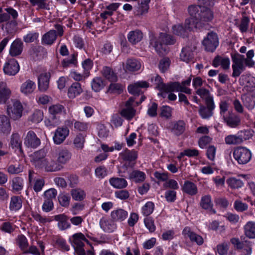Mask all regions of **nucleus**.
<instances>
[{
	"label": "nucleus",
	"mask_w": 255,
	"mask_h": 255,
	"mask_svg": "<svg viewBox=\"0 0 255 255\" xmlns=\"http://www.w3.org/2000/svg\"><path fill=\"white\" fill-rule=\"evenodd\" d=\"M188 11L190 17L185 20L184 25L189 31L203 28L214 18V13L210 8L200 4L189 5Z\"/></svg>",
	"instance_id": "1"
},
{
	"label": "nucleus",
	"mask_w": 255,
	"mask_h": 255,
	"mask_svg": "<svg viewBox=\"0 0 255 255\" xmlns=\"http://www.w3.org/2000/svg\"><path fill=\"white\" fill-rule=\"evenodd\" d=\"M204 49L208 52H214L219 45L218 34L213 31L209 32L202 41Z\"/></svg>",
	"instance_id": "2"
},
{
	"label": "nucleus",
	"mask_w": 255,
	"mask_h": 255,
	"mask_svg": "<svg viewBox=\"0 0 255 255\" xmlns=\"http://www.w3.org/2000/svg\"><path fill=\"white\" fill-rule=\"evenodd\" d=\"M233 155L239 164H247L252 158L251 151L246 147L241 146L235 148Z\"/></svg>",
	"instance_id": "3"
},
{
	"label": "nucleus",
	"mask_w": 255,
	"mask_h": 255,
	"mask_svg": "<svg viewBox=\"0 0 255 255\" xmlns=\"http://www.w3.org/2000/svg\"><path fill=\"white\" fill-rule=\"evenodd\" d=\"M120 156L124 162V165L126 168H133L136 163L138 154L135 150L126 148L120 153Z\"/></svg>",
	"instance_id": "4"
},
{
	"label": "nucleus",
	"mask_w": 255,
	"mask_h": 255,
	"mask_svg": "<svg viewBox=\"0 0 255 255\" xmlns=\"http://www.w3.org/2000/svg\"><path fill=\"white\" fill-rule=\"evenodd\" d=\"M233 64H232L233 77H239L246 69L245 63L244 61V55L236 53L232 55Z\"/></svg>",
	"instance_id": "5"
},
{
	"label": "nucleus",
	"mask_w": 255,
	"mask_h": 255,
	"mask_svg": "<svg viewBox=\"0 0 255 255\" xmlns=\"http://www.w3.org/2000/svg\"><path fill=\"white\" fill-rule=\"evenodd\" d=\"M72 245L77 253L79 255H85V250L83 247L85 245V243L89 244V242L86 239L85 236L81 233H78L74 234L72 236Z\"/></svg>",
	"instance_id": "6"
},
{
	"label": "nucleus",
	"mask_w": 255,
	"mask_h": 255,
	"mask_svg": "<svg viewBox=\"0 0 255 255\" xmlns=\"http://www.w3.org/2000/svg\"><path fill=\"white\" fill-rule=\"evenodd\" d=\"M23 110L21 103L15 100L12 101L11 105L7 106V113L11 119L17 120L21 117Z\"/></svg>",
	"instance_id": "7"
},
{
	"label": "nucleus",
	"mask_w": 255,
	"mask_h": 255,
	"mask_svg": "<svg viewBox=\"0 0 255 255\" xmlns=\"http://www.w3.org/2000/svg\"><path fill=\"white\" fill-rule=\"evenodd\" d=\"M205 105H200L199 109V114L203 119H208L213 115V111L215 108L214 100L209 99L205 102Z\"/></svg>",
	"instance_id": "8"
},
{
	"label": "nucleus",
	"mask_w": 255,
	"mask_h": 255,
	"mask_svg": "<svg viewBox=\"0 0 255 255\" xmlns=\"http://www.w3.org/2000/svg\"><path fill=\"white\" fill-rule=\"evenodd\" d=\"M46 152L43 149L34 152L31 155V161L36 168H42L47 158Z\"/></svg>",
	"instance_id": "9"
},
{
	"label": "nucleus",
	"mask_w": 255,
	"mask_h": 255,
	"mask_svg": "<svg viewBox=\"0 0 255 255\" xmlns=\"http://www.w3.org/2000/svg\"><path fill=\"white\" fill-rule=\"evenodd\" d=\"M69 134V129L67 127H58L54 132L53 137L54 143L57 145L63 142Z\"/></svg>",
	"instance_id": "10"
},
{
	"label": "nucleus",
	"mask_w": 255,
	"mask_h": 255,
	"mask_svg": "<svg viewBox=\"0 0 255 255\" xmlns=\"http://www.w3.org/2000/svg\"><path fill=\"white\" fill-rule=\"evenodd\" d=\"M20 69L17 61L14 59L8 60L3 67L4 73L9 76L16 75Z\"/></svg>",
	"instance_id": "11"
},
{
	"label": "nucleus",
	"mask_w": 255,
	"mask_h": 255,
	"mask_svg": "<svg viewBox=\"0 0 255 255\" xmlns=\"http://www.w3.org/2000/svg\"><path fill=\"white\" fill-rule=\"evenodd\" d=\"M40 139L32 130L27 132L24 139V144L28 147L35 148L40 144Z\"/></svg>",
	"instance_id": "12"
},
{
	"label": "nucleus",
	"mask_w": 255,
	"mask_h": 255,
	"mask_svg": "<svg viewBox=\"0 0 255 255\" xmlns=\"http://www.w3.org/2000/svg\"><path fill=\"white\" fill-rule=\"evenodd\" d=\"M57 160L60 165L66 164L72 157V153L65 147L58 148L56 151Z\"/></svg>",
	"instance_id": "13"
},
{
	"label": "nucleus",
	"mask_w": 255,
	"mask_h": 255,
	"mask_svg": "<svg viewBox=\"0 0 255 255\" xmlns=\"http://www.w3.org/2000/svg\"><path fill=\"white\" fill-rule=\"evenodd\" d=\"M149 84L146 81H139L129 85L128 86L129 93L134 95H139L142 93V88H147Z\"/></svg>",
	"instance_id": "14"
},
{
	"label": "nucleus",
	"mask_w": 255,
	"mask_h": 255,
	"mask_svg": "<svg viewBox=\"0 0 255 255\" xmlns=\"http://www.w3.org/2000/svg\"><path fill=\"white\" fill-rule=\"evenodd\" d=\"M200 206L204 210L209 211L212 214L216 213V210L213 209L211 196L209 194L204 195L201 197Z\"/></svg>",
	"instance_id": "15"
},
{
	"label": "nucleus",
	"mask_w": 255,
	"mask_h": 255,
	"mask_svg": "<svg viewBox=\"0 0 255 255\" xmlns=\"http://www.w3.org/2000/svg\"><path fill=\"white\" fill-rule=\"evenodd\" d=\"M63 166L60 165L57 160L47 158L45 161L42 168H44L47 172H56L61 170Z\"/></svg>",
	"instance_id": "16"
},
{
	"label": "nucleus",
	"mask_w": 255,
	"mask_h": 255,
	"mask_svg": "<svg viewBox=\"0 0 255 255\" xmlns=\"http://www.w3.org/2000/svg\"><path fill=\"white\" fill-rule=\"evenodd\" d=\"M49 72L41 74L38 78V86L39 90L41 92H45L49 88L50 78Z\"/></svg>",
	"instance_id": "17"
},
{
	"label": "nucleus",
	"mask_w": 255,
	"mask_h": 255,
	"mask_svg": "<svg viewBox=\"0 0 255 255\" xmlns=\"http://www.w3.org/2000/svg\"><path fill=\"white\" fill-rule=\"evenodd\" d=\"M182 234L185 238H189L192 242H195L198 245H201L203 243V238L192 232L188 227H186L184 229Z\"/></svg>",
	"instance_id": "18"
},
{
	"label": "nucleus",
	"mask_w": 255,
	"mask_h": 255,
	"mask_svg": "<svg viewBox=\"0 0 255 255\" xmlns=\"http://www.w3.org/2000/svg\"><path fill=\"white\" fill-rule=\"evenodd\" d=\"M23 43L20 39H15L11 44L9 54L12 57L19 55L23 50Z\"/></svg>",
	"instance_id": "19"
},
{
	"label": "nucleus",
	"mask_w": 255,
	"mask_h": 255,
	"mask_svg": "<svg viewBox=\"0 0 255 255\" xmlns=\"http://www.w3.org/2000/svg\"><path fill=\"white\" fill-rule=\"evenodd\" d=\"M194 47L186 46L183 48L180 54V59L182 61L187 63L191 61L193 59V51Z\"/></svg>",
	"instance_id": "20"
},
{
	"label": "nucleus",
	"mask_w": 255,
	"mask_h": 255,
	"mask_svg": "<svg viewBox=\"0 0 255 255\" xmlns=\"http://www.w3.org/2000/svg\"><path fill=\"white\" fill-rule=\"evenodd\" d=\"M128 212L122 209L113 210L111 213V217L114 222H122L128 217Z\"/></svg>",
	"instance_id": "21"
},
{
	"label": "nucleus",
	"mask_w": 255,
	"mask_h": 255,
	"mask_svg": "<svg viewBox=\"0 0 255 255\" xmlns=\"http://www.w3.org/2000/svg\"><path fill=\"white\" fill-rule=\"evenodd\" d=\"M11 131L10 120L6 116H0V132L8 134Z\"/></svg>",
	"instance_id": "22"
},
{
	"label": "nucleus",
	"mask_w": 255,
	"mask_h": 255,
	"mask_svg": "<svg viewBox=\"0 0 255 255\" xmlns=\"http://www.w3.org/2000/svg\"><path fill=\"white\" fill-rule=\"evenodd\" d=\"M182 189L183 192L190 196H194L198 193L196 185L189 181L184 182Z\"/></svg>",
	"instance_id": "23"
},
{
	"label": "nucleus",
	"mask_w": 255,
	"mask_h": 255,
	"mask_svg": "<svg viewBox=\"0 0 255 255\" xmlns=\"http://www.w3.org/2000/svg\"><path fill=\"white\" fill-rule=\"evenodd\" d=\"M36 88V84L31 80H27L23 83L20 87V91L25 95L32 93Z\"/></svg>",
	"instance_id": "24"
},
{
	"label": "nucleus",
	"mask_w": 255,
	"mask_h": 255,
	"mask_svg": "<svg viewBox=\"0 0 255 255\" xmlns=\"http://www.w3.org/2000/svg\"><path fill=\"white\" fill-rule=\"evenodd\" d=\"M142 38L143 33L138 29L131 31L128 34V39L132 44H135L140 42Z\"/></svg>",
	"instance_id": "25"
},
{
	"label": "nucleus",
	"mask_w": 255,
	"mask_h": 255,
	"mask_svg": "<svg viewBox=\"0 0 255 255\" xmlns=\"http://www.w3.org/2000/svg\"><path fill=\"white\" fill-rule=\"evenodd\" d=\"M186 124L182 120H179L173 123L171 131L174 134L178 136L182 134L185 130Z\"/></svg>",
	"instance_id": "26"
},
{
	"label": "nucleus",
	"mask_w": 255,
	"mask_h": 255,
	"mask_svg": "<svg viewBox=\"0 0 255 255\" xmlns=\"http://www.w3.org/2000/svg\"><path fill=\"white\" fill-rule=\"evenodd\" d=\"M68 217L64 214H59L54 217V220L58 221V227L61 230H65L70 227L68 222Z\"/></svg>",
	"instance_id": "27"
},
{
	"label": "nucleus",
	"mask_w": 255,
	"mask_h": 255,
	"mask_svg": "<svg viewBox=\"0 0 255 255\" xmlns=\"http://www.w3.org/2000/svg\"><path fill=\"white\" fill-rule=\"evenodd\" d=\"M150 44L155 48L159 55H164L166 54V48L163 46L164 44L159 41V39H157L155 37H152L150 40Z\"/></svg>",
	"instance_id": "28"
},
{
	"label": "nucleus",
	"mask_w": 255,
	"mask_h": 255,
	"mask_svg": "<svg viewBox=\"0 0 255 255\" xmlns=\"http://www.w3.org/2000/svg\"><path fill=\"white\" fill-rule=\"evenodd\" d=\"M244 106L249 110H253L255 106V95L252 94H245L242 96Z\"/></svg>",
	"instance_id": "29"
},
{
	"label": "nucleus",
	"mask_w": 255,
	"mask_h": 255,
	"mask_svg": "<svg viewBox=\"0 0 255 255\" xmlns=\"http://www.w3.org/2000/svg\"><path fill=\"white\" fill-rule=\"evenodd\" d=\"M83 92L81 84L78 82L73 83L69 88L68 96L69 98L73 99Z\"/></svg>",
	"instance_id": "30"
},
{
	"label": "nucleus",
	"mask_w": 255,
	"mask_h": 255,
	"mask_svg": "<svg viewBox=\"0 0 255 255\" xmlns=\"http://www.w3.org/2000/svg\"><path fill=\"white\" fill-rule=\"evenodd\" d=\"M10 91L6 87L4 82H0V103H5L9 98Z\"/></svg>",
	"instance_id": "31"
},
{
	"label": "nucleus",
	"mask_w": 255,
	"mask_h": 255,
	"mask_svg": "<svg viewBox=\"0 0 255 255\" xmlns=\"http://www.w3.org/2000/svg\"><path fill=\"white\" fill-rule=\"evenodd\" d=\"M9 145L12 148H18L19 149V151L22 152V141L20 135L18 133L13 132L12 133L10 138Z\"/></svg>",
	"instance_id": "32"
},
{
	"label": "nucleus",
	"mask_w": 255,
	"mask_h": 255,
	"mask_svg": "<svg viewBox=\"0 0 255 255\" xmlns=\"http://www.w3.org/2000/svg\"><path fill=\"white\" fill-rule=\"evenodd\" d=\"M245 235L249 239H255V222H248L244 226Z\"/></svg>",
	"instance_id": "33"
},
{
	"label": "nucleus",
	"mask_w": 255,
	"mask_h": 255,
	"mask_svg": "<svg viewBox=\"0 0 255 255\" xmlns=\"http://www.w3.org/2000/svg\"><path fill=\"white\" fill-rule=\"evenodd\" d=\"M57 38L55 30H50L44 34L42 37V42L46 45H51Z\"/></svg>",
	"instance_id": "34"
},
{
	"label": "nucleus",
	"mask_w": 255,
	"mask_h": 255,
	"mask_svg": "<svg viewBox=\"0 0 255 255\" xmlns=\"http://www.w3.org/2000/svg\"><path fill=\"white\" fill-rule=\"evenodd\" d=\"M110 184L115 188L123 189L128 186L127 180L122 178L113 177L109 180Z\"/></svg>",
	"instance_id": "35"
},
{
	"label": "nucleus",
	"mask_w": 255,
	"mask_h": 255,
	"mask_svg": "<svg viewBox=\"0 0 255 255\" xmlns=\"http://www.w3.org/2000/svg\"><path fill=\"white\" fill-rule=\"evenodd\" d=\"M85 136L82 133L77 134L73 140V148L76 150H82L84 147Z\"/></svg>",
	"instance_id": "36"
},
{
	"label": "nucleus",
	"mask_w": 255,
	"mask_h": 255,
	"mask_svg": "<svg viewBox=\"0 0 255 255\" xmlns=\"http://www.w3.org/2000/svg\"><path fill=\"white\" fill-rule=\"evenodd\" d=\"M224 121L227 125L231 128H236L240 124V118L234 114H230L227 117H224Z\"/></svg>",
	"instance_id": "37"
},
{
	"label": "nucleus",
	"mask_w": 255,
	"mask_h": 255,
	"mask_svg": "<svg viewBox=\"0 0 255 255\" xmlns=\"http://www.w3.org/2000/svg\"><path fill=\"white\" fill-rule=\"evenodd\" d=\"M103 75L109 81L114 82L117 81L118 77L113 69L107 66L103 67L102 70Z\"/></svg>",
	"instance_id": "38"
},
{
	"label": "nucleus",
	"mask_w": 255,
	"mask_h": 255,
	"mask_svg": "<svg viewBox=\"0 0 255 255\" xmlns=\"http://www.w3.org/2000/svg\"><path fill=\"white\" fill-rule=\"evenodd\" d=\"M100 225L105 232H112L116 229V225L114 223L104 218L101 219Z\"/></svg>",
	"instance_id": "39"
},
{
	"label": "nucleus",
	"mask_w": 255,
	"mask_h": 255,
	"mask_svg": "<svg viewBox=\"0 0 255 255\" xmlns=\"http://www.w3.org/2000/svg\"><path fill=\"white\" fill-rule=\"evenodd\" d=\"M180 83L178 82H170L164 84V86L161 91L165 93L179 92L180 90Z\"/></svg>",
	"instance_id": "40"
},
{
	"label": "nucleus",
	"mask_w": 255,
	"mask_h": 255,
	"mask_svg": "<svg viewBox=\"0 0 255 255\" xmlns=\"http://www.w3.org/2000/svg\"><path fill=\"white\" fill-rule=\"evenodd\" d=\"M141 67V64L135 59H129L126 62V69L129 71L138 70Z\"/></svg>",
	"instance_id": "41"
},
{
	"label": "nucleus",
	"mask_w": 255,
	"mask_h": 255,
	"mask_svg": "<svg viewBox=\"0 0 255 255\" xmlns=\"http://www.w3.org/2000/svg\"><path fill=\"white\" fill-rule=\"evenodd\" d=\"M70 193L73 199L75 201H81L86 197L85 191L80 188L73 189Z\"/></svg>",
	"instance_id": "42"
},
{
	"label": "nucleus",
	"mask_w": 255,
	"mask_h": 255,
	"mask_svg": "<svg viewBox=\"0 0 255 255\" xmlns=\"http://www.w3.org/2000/svg\"><path fill=\"white\" fill-rule=\"evenodd\" d=\"M145 174L139 170H133L129 174V178L133 179L135 182H143L145 179Z\"/></svg>",
	"instance_id": "43"
},
{
	"label": "nucleus",
	"mask_w": 255,
	"mask_h": 255,
	"mask_svg": "<svg viewBox=\"0 0 255 255\" xmlns=\"http://www.w3.org/2000/svg\"><path fill=\"white\" fill-rule=\"evenodd\" d=\"M22 201L18 196H13L11 198L9 208L11 210L17 211L22 207Z\"/></svg>",
	"instance_id": "44"
},
{
	"label": "nucleus",
	"mask_w": 255,
	"mask_h": 255,
	"mask_svg": "<svg viewBox=\"0 0 255 255\" xmlns=\"http://www.w3.org/2000/svg\"><path fill=\"white\" fill-rule=\"evenodd\" d=\"M172 29L173 33L177 35L183 37L187 36V29L181 24H177L173 26Z\"/></svg>",
	"instance_id": "45"
},
{
	"label": "nucleus",
	"mask_w": 255,
	"mask_h": 255,
	"mask_svg": "<svg viewBox=\"0 0 255 255\" xmlns=\"http://www.w3.org/2000/svg\"><path fill=\"white\" fill-rule=\"evenodd\" d=\"M158 39L164 45L174 44L175 42V39L172 35H168L165 33H160Z\"/></svg>",
	"instance_id": "46"
},
{
	"label": "nucleus",
	"mask_w": 255,
	"mask_h": 255,
	"mask_svg": "<svg viewBox=\"0 0 255 255\" xmlns=\"http://www.w3.org/2000/svg\"><path fill=\"white\" fill-rule=\"evenodd\" d=\"M11 186L15 192L21 191L23 188V180L19 177L13 178L11 181Z\"/></svg>",
	"instance_id": "47"
},
{
	"label": "nucleus",
	"mask_w": 255,
	"mask_h": 255,
	"mask_svg": "<svg viewBox=\"0 0 255 255\" xmlns=\"http://www.w3.org/2000/svg\"><path fill=\"white\" fill-rule=\"evenodd\" d=\"M48 111L50 115L56 116L64 111V107L60 104L53 105L49 107Z\"/></svg>",
	"instance_id": "48"
},
{
	"label": "nucleus",
	"mask_w": 255,
	"mask_h": 255,
	"mask_svg": "<svg viewBox=\"0 0 255 255\" xmlns=\"http://www.w3.org/2000/svg\"><path fill=\"white\" fill-rule=\"evenodd\" d=\"M254 134V131L251 129L241 130L238 133L241 143L244 140L249 139Z\"/></svg>",
	"instance_id": "49"
},
{
	"label": "nucleus",
	"mask_w": 255,
	"mask_h": 255,
	"mask_svg": "<svg viewBox=\"0 0 255 255\" xmlns=\"http://www.w3.org/2000/svg\"><path fill=\"white\" fill-rule=\"evenodd\" d=\"M92 88L95 92H99L104 87V83L101 78L96 77L92 82Z\"/></svg>",
	"instance_id": "50"
},
{
	"label": "nucleus",
	"mask_w": 255,
	"mask_h": 255,
	"mask_svg": "<svg viewBox=\"0 0 255 255\" xmlns=\"http://www.w3.org/2000/svg\"><path fill=\"white\" fill-rule=\"evenodd\" d=\"M196 93L200 96L201 98L204 99L205 102H206L207 100L209 99L214 100L213 97L210 95L209 91L204 88L198 89L196 91Z\"/></svg>",
	"instance_id": "51"
},
{
	"label": "nucleus",
	"mask_w": 255,
	"mask_h": 255,
	"mask_svg": "<svg viewBox=\"0 0 255 255\" xmlns=\"http://www.w3.org/2000/svg\"><path fill=\"white\" fill-rule=\"evenodd\" d=\"M154 208V203L150 201L147 202L142 208V213L147 217L153 212Z\"/></svg>",
	"instance_id": "52"
},
{
	"label": "nucleus",
	"mask_w": 255,
	"mask_h": 255,
	"mask_svg": "<svg viewBox=\"0 0 255 255\" xmlns=\"http://www.w3.org/2000/svg\"><path fill=\"white\" fill-rule=\"evenodd\" d=\"M135 112L132 107H126L121 111V115L126 119L130 120L134 117Z\"/></svg>",
	"instance_id": "53"
},
{
	"label": "nucleus",
	"mask_w": 255,
	"mask_h": 255,
	"mask_svg": "<svg viewBox=\"0 0 255 255\" xmlns=\"http://www.w3.org/2000/svg\"><path fill=\"white\" fill-rule=\"evenodd\" d=\"M227 183L231 188L237 189L243 185V182L240 180L235 177H231L227 180Z\"/></svg>",
	"instance_id": "54"
},
{
	"label": "nucleus",
	"mask_w": 255,
	"mask_h": 255,
	"mask_svg": "<svg viewBox=\"0 0 255 255\" xmlns=\"http://www.w3.org/2000/svg\"><path fill=\"white\" fill-rule=\"evenodd\" d=\"M225 141L227 144L229 145L241 143L239 135H229L225 138Z\"/></svg>",
	"instance_id": "55"
},
{
	"label": "nucleus",
	"mask_w": 255,
	"mask_h": 255,
	"mask_svg": "<svg viewBox=\"0 0 255 255\" xmlns=\"http://www.w3.org/2000/svg\"><path fill=\"white\" fill-rule=\"evenodd\" d=\"M59 204L64 207H68L70 205V197L68 194L62 193L58 196Z\"/></svg>",
	"instance_id": "56"
},
{
	"label": "nucleus",
	"mask_w": 255,
	"mask_h": 255,
	"mask_svg": "<svg viewBox=\"0 0 255 255\" xmlns=\"http://www.w3.org/2000/svg\"><path fill=\"white\" fill-rule=\"evenodd\" d=\"M123 90V86L119 83H111L108 88V92L113 94H119Z\"/></svg>",
	"instance_id": "57"
},
{
	"label": "nucleus",
	"mask_w": 255,
	"mask_h": 255,
	"mask_svg": "<svg viewBox=\"0 0 255 255\" xmlns=\"http://www.w3.org/2000/svg\"><path fill=\"white\" fill-rule=\"evenodd\" d=\"M43 118V112L39 110H35L30 117L31 121L34 123H39Z\"/></svg>",
	"instance_id": "58"
},
{
	"label": "nucleus",
	"mask_w": 255,
	"mask_h": 255,
	"mask_svg": "<svg viewBox=\"0 0 255 255\" xmlns=\"http://www.w3.org/2000/svg\"><path fill=\"white\" fill-rule=\"evenodd\" d=\"M254 56V51L253 50H249L247 53V58H245L244 56V61L246 66L249 67H253L255 65V62L252 60V58Z\"/></svg>",
	"instance_id": "59"
},
{
	"label": "nucleus",
	"mask_w": 255,
	"mask_h": 255,
	"mask_svg": "<svg viewBox=\"0 0 255 255\" xmlns=\"http://www.w3.org/2000/svg\"><path fill=\"white\" fill-rule=\"evenodd\" d=\"M172 109L167 106H164L161 108V117L166 119H170L172 117Z\"/></svg>",
	"instance_id": "60"
},
{
	"label": "nucleus",
	"mask_w": 255,
	"mask_h": 255,
	"mask_svg": "<svg viewBox=\"0 0 255 255\" xmlns=\"http://www.w3.org/2000/svg\"><path fill=\"white\" fill-rule=\"evenodd\" d=\"M151 80L155 85L156 88L161 91L165 84L163 83L161 77L159 75H156L151 78Z\"/></svg>",
	"instance_id": "61"
},
{
	"label": "nucleus",
	"mask_w": 255,
	"mask_h": 255,
	"mask_svg": "<svg viewBox=\"0 0 255 255\" xmlns=\"http://www.w3.org/2000/svg\"><path fill=\"white\" fill-rule=\"evenodd\" d=\"M45 124L48 127H54L57 126L59 124V120L55 116L50 115L49 118L44 121Z\"/></svg>",
	"instance_id": "62"
},
{
	"label": "nucleus",
	"mask_w": 255,
	"mask_h": 255,
	"mask_svg": "<svg viewBox=\"0 0 255 255\" xmlns=\"http://www.w3.org/2000/svg\"><path fill=\"white\" fill-rule=\"evenodd\" d=\"M23 171V166L20 164L10 165L7 168V171L11 174H18Z\"/></svg>",
	"instance_id": "63"
},
{
	"label": "nucleus",
	"mask_w": 255,
	"mask_h": 255,
	"mask_svg": "<svg viewBox=\"0 0 255 255\" xmlns=\"http://www.w3.org/2000/svg\"><path fill=\"white\" fill-rule=\"evenodd\" d=\"M57 192L54 188H50L47 190L44 193L43 196L44 199L53 201V199L56 198Z\"/></svg>",
	"instance_id": "64"
}]
</instances>
